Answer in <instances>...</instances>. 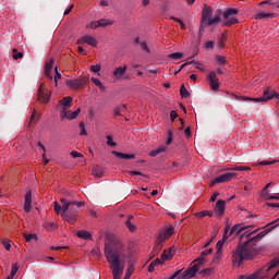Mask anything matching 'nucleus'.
<instances>
[{
	"label": "nucleus",
	"mask_w": 279,
	"mask_h": 279,
	"mask_svg": "<svg viewBox=\"0 0 279 279\" xmlns=\"http://www.w3.org/2000/svg\"><path fill=\"white\" fill-rule=\"evenodd\" d=\"M250 228H252V226H244L238 223L234 225L230 230V235L240 236V241H243V239L246 238V240L243 242V245H239L233 252L232 263L234 267H241V263H243V260H250V251L247 250V245H250L252 241H258V239H263V236L269 234L271 230L278 228V225L269 227L268 229L262 231L253 238H251L252 234H254V232H257V230L250 231Z\"/></svg>",
	"instance_id": "1"
},
{
	"label": "nucleus",
	"mask_w": 279,
	"mask_h": 279,
	"mask_svg": "<svg viewBox=\"0 0 279 279\" xmlns=\"http://www.w3.org/2000/svg\"><path fill=\"white\" fill-rule=\"evenodd\" d=\"M104 255L113 279L123 278V272L125 271V244L121 240L105 243Z\"/></svg>",
	"instance_id": "2"
},
{
	"label": "nucleus",
	"mask_w": 279,
	"mask_h": 279,
	"mask_svg": "<svg viewBox=\"0 0 279 279\" xmlns=\"http://www.w3.org/2000/svg\"><path fill=\"white\" fill-rule=\"evenodd\" d=\"M60 202L62 205L58 204V202H54V213H57V215H61V217L63 219H66L69 223H75V214H73L72 216L71 214H69L71 203H69V201H66L65 198H60Z\"/></svg>",
	"instance_id": "3"
},
{
	"label": "nucleus",
	"mask_w": 279,
	"mask_h": 279,
	"mask_svg": "<svg viewBox=\"0 0 279 279\" xmlns=\"http://www.w3.org/2000/svg\"><path fill=\"white\" fill-rule=\"evenodd\" d=\"M276 90L271 87H265L263 96L258 98H252L247 96H236L235 99L238 101H254V104H263V101H271V99L276 98Z\"/></svg>",
	"instance_id": "4"
},
{
	"label": "nucleus",
	"mask_w": 279,
	"mask_h": 279,
	"mask_svg": "<svg viewBox=\"0 0 279 279\" xmlns=\"http://www.w3.org/2000/svg\"><path fill=\"white\" fill-rule=\"evenodd\" d=\"M202 266L199 264H194L189 269L184 270L182 272V269L174 271L170 277H167L166 279H191L195 278V274L198 272L199 268Z\"/></svg>",
	"instance_id": "5"
},
{
	"label": "nucleus",
	"mask_w": 279,
	"mask_h": 279,
	"mask_svg": "<svg viewBox=\"0 0 279 279\" xmlns=\"http://www.w3.org/2000/svg\"><path fill=\"white\" fill-rule=\"evenodd\" d=\"M239 14V9L229 8L226 9L222 13V27H232V25H236L239 23V19H236Z\"/></svg>",
	"instance_id": "6"
},
{
	"label": "nucleus",
	"mask_w": 279,
	"mask_h": 279,
	"mask_svg": "<svg viewBox=\"0 0 279 279\" xmlns=\"http://www.w3.org/2000/svg\"><path fill=\"white\" fill-rule=\"evenodd\" d=\"M236 175H239L236 172L220 174L211 181L210 186H215V184H223L225 182H232V179L236 178Z\"/></svg>",
	"instance_id": "7"
},
{
	"label": "nucleus",
	"mask_w": 279,
	"mask_h": 279,
	"mask_svg": "<svg viewBox=\"0 0 279 279\" xmlns=\"http://www.w3.org/2000/svg\"><path fill=\"white\" fill-rule=\"evenodd\" d=\"M86 77H82V78H75V80H66L65 81V86H68V88H71L72 90H80V88H82V86H84V84H86Z\"/></svg>",
	"instance_id": "8"
},
{
	"label": "nucleus",
	"mask_w": 279,
	"mask_h": 279,
	"mask_svg": "<svg viewBox=\"0 0 279 279\" xmlns=\"http://www.w3.org/2000/svg\"><path fill=\"white\" fill-rule=\"evenodd\" d=\"M173 232H174V230H173V227H172V226L167 227L166 229H163V230L158 234V236H157V241H158L159 245H160V243H165V241H166L167 239H170L171 236H173Z\"/></svg>",
	"instance_id": "9"
},
{
	"label": "nucleus",
	"mask_w": 279,
	"mask_h": 279,
	"mask_svg": "<svg viewBox=\"0 0 279 279\" xmlns=\"http://www.w3.org/2000/svg\"><path fill=\"white\" fill-rule=\"evenodd\" d=\"M80 112H82V109H76L75 111H71L69 109H62L60 112L61 119H69V121H73L76 117H80Z\"/></svg>",
	"instance_id": "10"
},
{
	"label": "nucleus",
	"mask_w": 279,
	"mask_h": 279,
	"mask_svg": "<svg viewBox=\"0 0 279 279\" xmlns=\"http://www.w3.org/2000/svg\"><path fill=\"white\" fill-rule=\"evenodd\" d=\"M207 81L209 82L211 90H219V77H217V72L211 71L207 75Z\"/></svg>",
	"instance_id": "11"
},
{
	"label": "nucleus",
	"mask_w": 279,
	"mask_h": 279,
	"mask_svg": "<svg viewBox=\"0 0 279 279\" xmlns=\"http://www.w3.org/2000/svg\"><path fill=\"white\" fill-rule=\"evenodd\" d=\"M38 99L41 104H49V92L45 90V83H43L38 88Z\"/></svg>",
	"instance_id": "12"
},
{
	"label": "nucleus",
	"mask_w": 279,
	"mask_h": 279,
	"mask_svg": "<svg viewBox=\"0 0 279 279\" xmlns=\"http://www.w3.org/2000/svg\"><path fill=\"white\" fill-rule=\"evenodd\" d=\"M78 45H89V47H97V39L90 35H85L81 39L77 40Z\"/></svg>",
	"instance_id": "13"
},
{
	"label": "nucleus",
	"mask_w": 279,
	"mask_h": 279,
	"mask_svg": "<svg viewBox=\"0 0 279 279\" xmlns=\"http://www.w3.org/2000/svg\"><path fill=\"white\" fill-rule=\"evenodd\" d=\"M210 16H213V9L205 5L202 13L201 27H206V22L209 20Z\"/></svg>",
	"instance_id": "14"
},
{
	"label": "nucleus",
	"mask_w": 279,
	"mask_h": 279,
	"mask_svg": "<svg viewBox=\"0 0 279 279\" xmlns=\"http://www.w3.org/2000/svg\"><path fill=\"white\" fill-rule=\"evenodd\" d=\"M214 211L216 217H223L226 214V201H217Z\"/></svg>",
	"instance_id": "15"
},
{
	"label": "nucleus",
	"mask_w": 279,
	"mask_h": 279,
	"mask_svg": "<svg viewBox=\"0 0 279 279\" xmlns=\"http://www.w3.org/2000/svg\"><path fill=\"white\" fill-rule=\"evenodd\" d=\"M210 254H213V248L203 251L201 253V256L197 259H195L196 265H199L202 267V265H204V263H206V260H208L207 256Z\"/></svg>",
	"instance_id": "16"
},
{
	"label": "nucleus",
	"mask_w": 279,
	"mask_h": 279,
	"mask_svg": "<svg viewBox=\"0 0 279 279\" xmlns=\"http://www.w3.org/2000/svg\"><path fill=\"white\" fill-rule=\"evenodd\" d=\"M125 71H128V65L116 68L113 71L114 80H123V75H125Z\"/></svg>",
	"instance_id": "17"
},
{
	"label": "nucleus",
	"mask_w": 279,
	"mask_h": 279,
	"mask_svg": "<svg viewBox=\"0 0 279 279\" xmlns=\"http://www.w3.org/2000/svg\"><path fill=\"white\" fill-rule=\"evenodd\" d=\"M51 69H53V59H49L45 64V75L48 80L52 81Z\"/></svg>",
	"instance_id": "18"
},
{
	"label": "nucleus",
	"mask_w": 279,
	"mask_h": 279,
	"mask_svg": "<svg viewBox=\"0 0 279 279\" xmlns=\"http://www.w3.org/2000/svg\"><path fill=\"white\" fill-rule=\"evenodd\" d=\"M255 21H263V19H276V13L259 12L254 15Z\"/></svg>",
	"instance_id": "19"
},
{
	"label": "nucleus",
	"mask_w": 279,
	"mask_h": 279,
	"mask_svg": "<svg viewBox=\"0 0 279 279\" xmlns=\"http://www.w3.org/2000/svg\"><path fill=\"white\" fill-rule=\"evenodd\" d=\"M24 210L26 213L32 210V191H27L25 194Z\"/></svg>",
	"instance_id": "20"
},
{
	"label": "nucleus",
	"mask_w": 279,
	"mask_h": 279,
	"mask_svg": "<svg viewBox=\"0 0 279 279\" xmlns=\"http://www.w3.org/2000/svg\"><path fill=\"white\" fill-rule=\"evenodd\" d=\"M174 254H175V248L170 247L168 251H163V253L161 254V260L162 262L171 260Z\"/></svg>",
	"instance_id": "21"
},
{
	"label": "nucleus",
	"mask_w": 279,
	"mask_h": 279,
	"mask_svg": "<svg viewBox=\"0 0 279 279\" xmlns=\"http://www.w3.org/2000/svg\"><path fill=\"white\" fill-rule=\"evenodd\" d=\"M226 241H228V236L223 235L222 240L218 241L216 244L217 247V256H221V253L223 252V245H226Z\"/></svg>",
	"instance_id": "22"
},
{
	"label": "nucleus",
	"mask_w": 279,
	"mask_h": 279,
	"mask_svg": "<svg viewBox=\"0 0 279 279\" xmlns=\"http://www.w3.org/2000/svg\"><path fill=\"white\" fill-rule=\"evenodd\" d=\"M113 154L117 156V158H121L122 160H134V158H136V155L134 154H125L119 151H113Z\"/></svg>",
	"instance_id": "23"
},
{
	"label": "nucleus",
	"mask_w": 279,
	"mask_h": 279,
	"mask_svg": "<svg viewBox=\"0 0 279 279\" xmlns=\"http://www.w3.org/2000/svg\"><path fill=\"white\" fill-rule=\"evenodd\" d=\"M61 106H63L62 110H69L71 106H73V98L72 97H64L60 100Z\"/></svg>",
	"instance_id": "24"
},
{
	"label": "nucleus",
	"mask_w": 279,
	"mask_h": 279,
	"mask_svg": "<svg viewBox=\"0 0 279 279\" xmlns=\"http://www.w3.org/2000/svg\"><path fill=\"white\" fill-rule=\"evenodd\" d=\"M225 171H252V168L250 166H233L226 168Z\"/></svg>",
	"instance_id": "25"
},
{
	"label": "nucleus",
	"mask_w": 279,
	"mask_h": 279,
	"mask_svg": "<svg viewBox=\"0 0 279 279\" xmlns=\"http://www.w3.org/2000/svg\"><path fill=\"white\" fill-rule=\"evenodd\" d=\"M217 15L214 17H209L206 22V25H216V23H219L221 21V17H219V14H221V10H217Z\"/></svg>",
	"instance_id": "26"
},
{
	"label": "nucleus",
	"mask_w": 279,
	"mask_h": 279,
	"mask_svg": "<svg viewBox=\"0 0 279 279\" xmlns=\"http://www.w3.org/2000/svg\"><path fill=\"white\" fill-rule=\"evenodd\" d=\"M76 236H78V239H84V241H90V239H93L90 232L84 230L78 231Z\"/></svg>",
	"instance_id": "27"
},
{
	"label": "nucleus",
	"mask_w": 279,
	"mask_h": 279,
	"mask_svg": "<svg viewBox=\"0 0 279 279\" xmlns=\"http://www.w3.org/2000/svg\"><path fill=\"white\" fill-rule=\"evenodd\" d=\"M163 151H167V147L159 146L157 149L151 150L149 153V156H151V158H156V156H158L159 154H163Z\"/></svg>",
	"instance_id": "28"
},
{
	"label": "nucleus",
	"mask_w": 279,
	"mask_h": 279,
	"mask_svg": "<svg viewBox=\"0 0 279 279\" xmlns=\"http://www.w3.org/2000/svg\"><path fill=\"white\" fill-rule=\"evenodd\" d=\"M133 219H134V216L131 215L125 220V226L126 228H129L130 232H134V230H136V226L132 225Z\"/></svg>",
	"instance_id": "29"
},
{
	"label": "nucleus",
	"mask_w": 279,
	"mask_h": 279,
	"mask_svg": "<svg viewBox=\"0 0 279 279\" xmlns=\"http://www.w3.org/2000/svg\"><path fill=\"white\" fill-rule=\"evenodd\" d=\"M170 60H182L184 58V53L182 52H173L168 56Z\"/></svg>",
	"instance_id": "30"
},
{
	"label": "nucleus",
	"mask_w": 279,
	"mask_h": 279,
	"mask_svg": "<svg viewBox=\"0 0 279 279\" xmlns=\"http://www.w3.org/2000/svg\"><path fill=\"white\" fill-rule=\"evenodd\" d=\"M180 95L183 99H187V97H191V93H189V89L183 85L180 88Z\"/></svg>",
	"instance_id": "31"
},
{
	"label": "nucleus",
	"mask_w": 279,
	"mask_h": 279,
	"mask_svg": "<svg viewBox=\"0 0 279 279\" xmlns=\"http://www.w3.org/2000/svg\"><path fill=\"white\" fill-rule=\"evenodd\" d=\"M92 82L93 84H95V86H98L101 90H105V86L104 83H101V81L97 77H92Z\"/></svg>",
	"instance_id": "32"
},
{
	"label": "nucleus",
	"mask_w": 279,
	"mask_h": 279,
	"mask_svg": "<svg viewBox=\"0 0 279 279\" xmlns=\"http://www.w3.org/2000/svg\"><path fill=\"white\" fill-rule=\"evenodd\" d=\"M98 27H108V25H112V22L108 20H99L98 22Z\"/></svg>",
	"instance_id": "33"
},
{
	"label": "nucleus",
	"mask_w": 279,
	"mask_h": 279,
	"mask_svg": "<svg viewBox=\"0 0 279 279\" xmlns=\"http://www.w3.org/2000/svg\"><path fill=\"white\" fill-rule=\"evenodd\" d=\"M25 239L29 243V241H38V235L36 233L25 234Z\"/></svg>",
	"instance_id": "34"
},
{
	"label": "nucleus",
	"mask_w": 279,
	"mask_h": 279,
	"mask_svg": "<svg viewBox=\"0 0 279 279\" xmlns=\"http://www.w3.org/2000/svg\"><path fill=\"white\" fill-rule=\"evenodd\" d=\"M107 145L109 147H117V143H114V140L112 138V135H107Z\"/></svg>",
	"instance_id": "35"
},
{
	"label": "nucleus",
	"mask_w": 279,
	"mask_h": 279,
	"mask_svg": "<svg viewBox=\"0 0 279 279\" xmlns=\"http://www.w3.org/2000/svg\"><path fill=\"white\" fill-rule=\"evenodd\" d=\"M194 217H198V219H204V217H208V210H202L199 213L194 214Z\"/></svg>",
	"instance_id": "36"
},
{
	"label": "nucleus",
	"mask_w": 279,
	"mask_h": 279,
	"mask_svg": "<svg viewBox=\"0 0 279 279\" xmlns=\"http://www.w3.org/2000/svg\"><path fill=\"white\" fill-rule=\"evenodd\" d=\"M171 143H173V133L171 131H168L166 145H171Z\"/></svg>",
	"instance_id": "37"
},
{
	"label": "nucleus",
	"mask_w": 279,
	"mask_h": 279,
	"mask_svg": "<svg viewBox=\"0 0 279 279\" xmlns=\"http://www.w3.org/2000/svg\"><path fill=\"white\" fill-rule=\"evenodd\" d=\"M78 128H80V130H81V136H86L88 133L86 132V126H85V124H84V122H81L80 124H78Z\"/></svg>",
	"instance_id": "38"
},
{
	"label": "nucleus",
	"mask_w": 279,
	"mask_h": 279,
	"mask_svg": "<svg viewBox=\"0 0 279 279\" xmlns=\"http://www.w3.org/2000/svg\"><path fill=\"white\" fill-rule=\"evenodd\" d=\"M268 165H276V160H264V161H260L258 162V166L259 167H267Z\"/></svg>",
	"instance_id": "39"
},
{
	"label": "nucleus",
	"mask_w": 279,
	"mask_h": 279,
	"mask_svg": "<svg viewBox=\"0 0 279 279\" xmlns=\"http://www.w3.org/2000/svg\"><path fill=\"white\" fill-rule=\"evenodd\" d=\"M68 203L71 204V206H76V208H82L84 206V202H77V201H68Z\"/></svg>",
	"instance_id": "40"
},
{
	"label": "nucleus",
	"mask_w": 279,
	"mask_h": 279,
	"mask_svg": "<svg viewBox=\"0 0 279 279\" xmlns=\"http://www.w3.org/2000/svg\"><path fill=\"white\" fill-rule=\"evenodd\" d=\"M132 274H134V264H130L128 269H126V278H130V276H132Z\"/></svg>",
	"instance_id": "41"
},
{
	"label": "nucleus",
	"mask_w": 279,
	"mask_h": 279,
	"mask_svg": "<svg viewBox=\"0 0 279 279\" xmlns=\"http://www.w3.org/2000/svg\"><path fill=\"white\" fill-rule=\"evenodd\" d=\"M92 73H99L101 71V64L90 65Z\"/></svg>",
	"instance_id": "42"
},
{
	"label": "nucleus",
	"mask_w": 279,
	"mask_h": 279,
	"mask_svg": "<svg viewBox=\"0 0 279 279\" xmlns=\"http://www.w3.org/2000/svg\"><path fill=\"white\" fill-rule=\"evenodd\" d=\"M240 279H258V272H254V274L250 275L248 277L241 275Z\"/></svg>",
	"instance_id": "43"
},
{
	"label": "nucleus",
	"mask_w": 279,
	"mask_h": 279,
	"mask_svg": "<svg viewBox=\"0 0 279 279\" xmlns=\"http://www.w3.org/2000/svg\"><path fill=\"white\" fill-rule=\"evenodd\" d=\"M23 58V52H16V49H13V60H21Z\"/></svg>",
	"instance_id": "44"
},
{
	"label": "nucleus",
	"mask_w": 279,
	"mask_h": 279,
	"mask_svg": "<svg viewBox=\"0 0 279 279\" xmlns=\"http://www.w3.org/2000/svg\"><path fill=\"white\" fill-rule=\"evenodd\" d=\"M216 60L219 65L226 64V57L223 56H216Z\"/></svg>",
	"instance_id": "45"
},
{
	"label": "nucleus",
	"mask_w": 279,
	"mask_h": 279,
	"mask_svg": "<svg viewBox=\"0 0 279 279\" xmlns=\"http://www.w3.org/2000/svg\"><path fill=\"white\" fill-rule=\"evenodd\" d=\"M19 271V264H13L11 268V276H16V272Z\"/></svg>",
	"instance_id": "46"
},
{
	"label": "nucleus",
	"mask_w": 279,
	"mask_h": 279,
	"mask_svg": "<svg viewBox=\"0 0 279 279\" xmlns=\"http://www.w3.org/2000/svg\"><path fill=\"white\" fill-rule=\"evenodd\" d=\"M97 27H99L98 22H90L89 24H87L88 29H97Z\"/></svg>",
	"instance_id": "47"
},
{
	"label": "nucleus",
	"mask_w": 279,
	"mask_h": 279,
	"mask_svg": "<svg viewBox=\"0 0 279 279\" xmlns=\"http://www.w3.org/2000/svg\"><path fill=\"white\" fill-rule=\"evenodd\" d=\"M58 80H62V74H60V72H57L54 74V78H53L54 86H57V87H58Z\"/></svg>",
	"instance_id": "48"
},
{
	"label": "nucleus",
	"mask_w": 279,
	"mask_h": 279,
	"mask_svg": "<svg viewBox=\"0 0 279 279\" xmlns=\"http://www.w3.org/2000/svg\"><path fill=\"white\" fill-rule=\"evenodd\" d=\"M123 108H125V106L116 108L113 110L114 117H121V110H123Z\"/></svg>",
	"instance_id": "49"
},
{
	"label": "nucleus",
	"mask_w": 279,
	"mask_h": 279,
	"mask_svg": "<svg viewBox=\"0 0 279 279\" xmlns=\"http://www.w3.org/2000/svg\"><path fill=\"white\" fill-rule=\"evenodd\" d=\"M172 21H175L177 23H180L181 25V29H186V25H184V22H182V20L178 19V17H171Z\"/></svg>",
	"instance_id": "50"
},
{
	"label": "nucleus",
	"mask_w": 279,
	"mask_h": 279,
	"mask_svg": "<svg viewBox=\"0 0 279 279\" xmlns=\"http://www.w3.org/2000/svg\"><path fill=\"white\" fill-rule=\"evenodd\" d=\"M72 156V158H82V153H78L77 150H73L70 154Z\"/></svg>",
	"instance_id": "51"
},
{
	"label": "nucleus",
	"mask_w": 279,
	"mask_h": 279,
	"mask_svg": "<svg viewBox=\"0 0 279 279\" xmlns=\"http://www.w3.org/2000/svg\"><path fill=\"white\" fill-rule=\"evenodd\" d=\"M2 244L4 246V250H7V252H10V250L12 248V244L7 241H2Z\"/></svg>",
	"instance_id": "52"
},
{
	"label": "nucleus",
	"mask_w": 279,
	"mask_h": 279,
	"mask_svg": "<svg viewBox=\"0 0 279 279\" xmlns=\"http://www.w3.org/2000/svg\"><path fill=\"white\" fill-rule=\"evenodd\" d=\"M207 49H215V41L210 40L205 44Z\"/></svg>",
	"instance_id": "53"
},
{
	"label": "nucleus",
	"mask_w": 279,
	"mask_h": 279,
	"mask_svg": "<svg viewBox=\"0 0 279 279\" xmlns=\"http://www.w3.org/2000/svg\"><path fill=\"white\" fill-rule=\"evenodd\" d=\"M177 117H178V111L172 110V111L170 112V120H171V121H175Z\"/></svg>",
	"instance_id": "54"
},
{
	"label": "nucleus",
	"mask_w": 279,
	"mask_h": 279,
	"mask_svg": "<svg viewBox=\"0 0 279 279\" xmlns=\"http://www.w3.org/2000/svg\"><path fill=\"white\" fill-rule=\"evenodd\" d=\"M141 47L144 51H147V53H149V47L147 46V43L145 41H142L141 43Z\"/></svg>",
	"instance_id": "55"
},
{
	"label": "nucleus",
	"mask_w": 279,
	"mask_h": 279,
	"mask_svg": "<svg viewBox=\"0 0 279 279\" xmlns=\"http://www.w3.org/2000/svg\"><path fill=\"white\" fill-rule=\"evenodd\" d=\"M275 3H272L271 1L269 0H265L263 2L259 3V7L263 8V5H274Z\"/></svg>",
	"instance_id": "56"
},
{
	"label": "nucleus",
	"mask_w": 279,
	"mask_h": 279,
	"mask_svg": "<svg viewBox=\"0 0 279 279\" xmlns=\"http://www.w3.org/2000/svg\"><path fill=\"white\" fill-rule=\"evenodd\" d=\"M217 197H219V192H216L214 193L211 196H210V202H217Z\"/></svg>",
	"instance_id": "57"
},
{
	"label": "nucleus",
	"mask_w": 279,
	"mask_h": 279,
	"mask_svg": "<svg viewBox=\"0 0 279 279\" xmlns=\"http://www.w3.org/2000/svg\"><path fill=\"white\" fill-rule=\"evenodd\" d=\"M156 270V266L153 264V262L148 266L149 274L154 272Z\"/></svg>",
	"instance_id": "58"
},
{
	"label": "nucleus",
	"mask_w": 279,
	"mask_h": 279,
	"mask_svg": "<svg viewBox=\"0 0 279 279\" xmlns=\"http://www.w3.org/2000/svg\"><path fill=\"white\" fill-rule=\"evenodd\" d=\"M154 264L155 267H158V265H162V260H160V258H157L155 260L151 262Z\"/></svg>",
	"instance_id": "59"
},
{
	"label": "nucleus",
	"mask_w": 279,
	"mask_h": 279,
	"mask_svg": "<svg viewBox=\"0 0 279 279\" xmlns=\"http://www.w3.org/2000/svg\"><path fill=\"white\" fill-rule=\"evenodd\" d=\"M185 64H202V62H199V61H195V60H191V61H185Z\"/></svg>",
	"instance_id": "60"
},
{
	"label": "nucleus",
	"mask_w": 279,
	"mask_h": 279,
	"mask_svg": "<svg viewBox=\"0 0 279 279\" xmlns=\"http://www.w3.org/2000/svg\"><path fill=\"white\" fill-rule=\"evenodd\" d=\"M195 66H196V69L198 70V71H202V72H204V71H206V69L204 68V64H195Z\"/></svg>",
	"instance_id": "61"
},
{
	"label": "nucleus",
	"mask_w": 279,
	"mask_h": 279,
	"mask_svg": "<svg viewBox=\"0 0 279 279\" xmlns=\"http://www.w3.org/2000/svg\"><path fill=\"white\" fill-rule=\"evenodd\" d=\"M131 175H143V172L133 170L131 171Z\"/></svg>",
	"instance_id": "62"
},
{
	"label": "nucleus",
	"mask_w": 279,
	"mask_h": 279,
	"mask_svg": "<svg viewBox=\"0 0 279 279\" xmlns=\"http://www.w3.org/2000/svg\"><path fill=\"white\" fill-rule=\"evenodd\" d=\"M185 136H191V128H186L184 131Z\"/></svg>",
	"instance_id": "63"
},
{
	"label": "nucleus",
	"mask_w": 279,
	"mask_h": 279,
	"mask_svg": "<svg viewBox=\"0 0 279 279\" xmlns=\"http://www.w3.org/2000/svg\"><path fill=\"white\" fill-rule=\"evenodd\" d=\"M268 199H279V194L270 195Z\"/></svg>",
	"instance_id": "64"
}]
</instances>
